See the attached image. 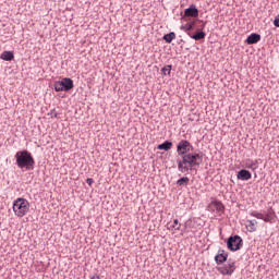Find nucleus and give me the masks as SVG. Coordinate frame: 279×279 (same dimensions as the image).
Instances as JSON below:
<instances>
[{"label":"nucleus","instance_id":"f257e3e1","mask_svg":"<svg viewBox=\"0 0 279 279\" xmlns=\"http://www.w3.org/2000/svg\"><path fill=\"white\" fill-rule=\"evenodd\" d=\"M195 149L193 144L186 140H181L177 145L178 156L181 159L177 160L178 171L189 175L190 171H195L196 167H199L204 156L199 153H191Z\"/></svg>","mask_w":279,"mask_h":279},{"label":"nucleus","instance_id":"f03ea898","mask_svg":"<svg viewBox=\"0 0 279 279\" xmlns=\"http://www.w3.org/2000/svg\"><path fill=\"white\" fill-rule=\"evenodd\" d=\"M15 162L19 169H24L25 171H34V167L36 165V161L29 150H19L15 154Z\"/></svg>","mask_w":279,"mask_h":279},{"label":"nucleus","instance_id":"7ed1b4c3","mask_svg":"<svg viewBox=\"0 0 279 279\" xmlns=\"http://www.w3.org/2000/svg\"><path fill=\"white\" fill-rule=\"evenodd\" d=\"M13 213L15 217L23 218L29 213V201L25 198H16L13 202Z\"/></svg>","mask_w":279,"mask_h":279},{"label":"nucleus","instance_id":"20e7f679","mask_svg":"<svg viewBox=\"0 0 279 279\" xmlns=\"http://www.w3.org/2000/svg\"><path fill=\"white\" fill-rule=\"evenodd\" d=\"M250 215L256 219H262L266 223H274V221H276V211L272 208L268 209L266 214L254 210L251 211Z\"/></svg>","mask_w":279,"mask_h":279},{"label":"nucleus","instance_id":"39448f33","mask_svg":"<svg viewBox=\"0 0 279 279\" xmlns=\"http://www.w3.org/2000/svg\"><path fill=\"white\" fill-rule=\"evenodd\" d=\"M227 247L230 252H238L241 247H243V239L239 235H231L228 239Z\"/></svg>","mask_w":279,"mask_h":279},{"label":"nucleus","instance_id":"423d86ee","mask_svg":"<svg viewBox=\"0 0 279 279\" xmlns=\"http://www.w3.org/2000/svg\"><path fill=\"white\" fill-rule=\"evenodd\" d=\"M207 210H209V213H217L220 217V215H223L226 211V207L220 201H214L208 205Z\"/></svg>","mask_w":279,"mask_h":279},{"label":"nucleus","instance_id":"0eeeda50","mask_svg":"<svg viewBox=\"0 0 279 279\" xmlns=\"http://www.w3.org/2000/svg\"><path fill=\"white\" fill-rule=\"evenodd\" d=\"M236 269V266L234 265L233 260H229L228 264L221 266L218 271L222 275V276H232V274H234Z\"/></svg>","mask_w":279,"mask_h":279},{"label":"nucleus","instance_id":"6e6552de","mask_svg":"<svg viewBox=\"0 0 279 279\" xmlns=\"http://www.w3.org/2000/svg\"><path fill=\"white\" fill-rule=\"evenodd\" d=\"M215 260L218 265H223L228 260V253L223 250H219L218 254L215 256Z\"/></svg>","mask_w":279,"mask_h":279},{"label":"nucleus","instance_id":"1a4fd4ad","mask_svg":"<svg viewBox=\"0 0 279 279\" xmlns=\"http://www.w3.org/2000/svg\"><path fill=\"white\" fill-rule=\"evenodd\" d=\"M184 16H192L193 19H197L199 16V11L195 7H190L185 9Z\"/></svg>","mask_w":279,"mask_h":279},{"label":"nucleus","instance_id":"9d476101","mask_svg":"<svg viewBox=\"0 0 279 279\" xmlns=\"http://www.w3.org/2000/svg\"><path fill=\"white\" fill-rule=\"evenodd\" d=\"M236 178L238 180H243V181L252 180V172H250L248 170H240L238 172Z\"/></svg>","mask_w":279,"mask_h":279},{"label":"nucleus","instance_id":"9b49d317","mask_svg":"<svg viewBox=\"0 0 279 279\" xmlns=\"http://www.w3.org/2000/svg\"><path fill=\"white\" fill-rule=\"evenodd\" d=\"M61 84L63 86V90L65 93H69V90H71L73 88V80L65 77L61 81Z\"/></svg>","mask_w":279,"mask_h":279},{"label":"nucleus","instance_id":"f8f14e48","mask_svg":"<svg viewBox=\"0 0 279 279\" xmlns=\"http://www.w3.org/2000/svg\"><path fill=\"white\" fill-rule=\"evenodd\" d=\"M247 45H256V43H260V35L253 33L246 38Z\"/></svg>","mask_w":279,"mask_h":279},{"label":"nucleus","instance_id":"ddd939ff","mask_svg":"<svg viewBox=\"0 0 279 279\" xmlns=\"http://www.w3.org/2000/svg\"><path fill=\"white\" fill-rule=\"evenodd\" d=\"M1 60H4L5 62H11V60H14V52L12 51H3L0 56Z\"/></svg>","mask_w":279,"mask_h":279},{"label":"nucleus","instance_id":"4468645a","mask_svg":"<svg viewBox=\"0 0 279 279\" xmlns=\"http://www.w3.org/2000/svg\"><path fill=\"white\" fill-rule=\"evenodd\" d=\"M171 147H173V143L166 141L162 144H159L157 146L158 149L163 150V151H169V149H171Z\"/></svg>","mask_w":279,"mask_h":279},{"label":"nucleus","instance_id":"2eb2a0df","mask_svg":"<svg viewBox=\"0 0 279 279\" xmlns=\"http://www.w3.org/2000/svg\"><path fill=\"white\" fill-rule=\"evenodd\" d=\"M182 228V223H180V221L178 219H174L172 225H170V222L168 223V230H180Z\"/></svg>","mask_w":279,"mask_h":279},{"label":"nucleus","instance_id":"dca6fc26","mask_svg":"<svg viewBox=\"0 0 279 279\" xmlns=\"http://www.w3.org/2000/svg\"><path fill=\"white\" fill-rule=\"evenodd\" d=\"M256 223H258V221L247 220L246 221V230H248L250 232H256Z\"/></svg>","mask_w":279,"mask_h":279},{"label":"nucleus","instance_id":"f3484780","mask_svg":"<svg viewBox=\"0 0 279 279\" xmlns=\"http://www.w3.org/2000/svg\"><path fill=\"white\" fill-rule=\"evenodd\" d=\"M190 38H192L193 40H204V38H206V33L197 32L194 35H190Z\"/></svg>","mask_w":279,"mask_h":279},{"label":"nucleus","instance_id":"a211bd4d","mask_svg":"<svg viewBox=\"0 0 279 279\" xmlns=\"http://www.w3.org/2000/svg\"><path fill=\"white\" fill-rule=\"evenodd\" d=\"M163 40L167 41L168 44L173 43V40H175V33L171 32L169 34H166L163 36Z\"/></svg>","mask_w":279,"mask_h":279},{"label":"nucleus","instance_id":"6ab92c4d","mask_svg":"<svg viewBox=\"0 0 279 279\" xmlns=\"http://www.w3.org/2000/svg\"><path fill=\"white\" fill-rule=\"evenodd\" d=\"M189 182H190L189 177H182L181 179H179L177 181V184H178V186H186V184H189Z\"/></svg>","mask_w":279,"mask_h":279},{"label":"nucleus","instance_id":"aec40b11","mask_svg":"<svg viewBox=\"0 0 279 279\" xmlns=\"http://www.w3.org/2000/svg\"><path fill=\"white\" fill-rule=\"evenodd\" d=\"M54 90L56 93H62L64 92L63 85L61 81L54 82Z\"/></svg>","mask_w":279,"mask_h":279},{"label":"nucleus","instance_id":"412c9836","mask_svg":"<svg viewBox=\"0 0 279 279\" xmlns=\"http://www.w3.org/2000/svg\"><path fill=\"white\" fill-rule=\"evenodd\" d=\"M193 27H195V22L186 23L183 26V29H185V32H191V29H193Z\"/></svg>","mask_w":279,"mask_h":279},{"label":"nucleus","instance_id":"4be33fe9","mask_svg":"<svg viewBox=\"0 0 279 279\" xmlns=\"http://www.w3.org/2000/svg\"><path fill=\"white\" fill-rule=\"evenodd\" d=\"M163 75H171V65H166L161 69Z\"/></svg>","mask_w":279,"mask_h":279},{"label":"nucleus","instance_id":"5701e85b","mask_svg":"<svg viewBox=\"0 0 279 279\" xmlns=\"http://www.w3.org/2000/svg\"><path fill=\"white\" fill-rule=\"evenodd\" d=\"M275 27H279V15H277L274 20Z\"/></svg>","mask_w":279,"mask_h":279},{"label":"nucleus","instance_id":"b1692460","mask_svg":"<svg viewBox=\"0 0 279 279\" xmlns=\"http://www.w3.org/2000/svg\"><path fill=\"white\" fill-rule=\"evenodd\" d=\"M86 182H87L88 186H93V182H94L93 179L88 178L86 180Z\"/></svg>","mask_w":279,"mask_h":279},{"label":"nucleus","instance_id":"393cba45","mask_svg":"<svg viewBox=\"0 0 279 279\" xmlns=\"http://www.w3.org/2000/svg\"><path fill=\"white\" fill-rule=\"evenodd\" d=\"M191 223V220H187L186 222H185V228H189V225Z\"/></svg>","mask_w":279,"mask_h":279},{"label":"nucleus","instance_id":"a878e982","mask_svg":"<svg viewBox=\"0 0 279 279\" xmlns=\"http://www.w3.org/2000/svg\"><path fill=\"white\" fill-rule=\"evenodd\" d=\"M90 279H99V277H92Z\"/></svg>","mask_w":279,"mask_h":279},{"label":"nucleus","instance_id":"bb28decb","mask_svg":"<svg viewBox=\"0 0 279 279\" xmlns=\"http://www.w3.org/2000/svg\"><path fill=\"white\" fill-rule=\"evenodd\" d=\"M193 233H195V230H192Z\"/></svg>","mask_w":279,"mask_h":279}]
</instances>
